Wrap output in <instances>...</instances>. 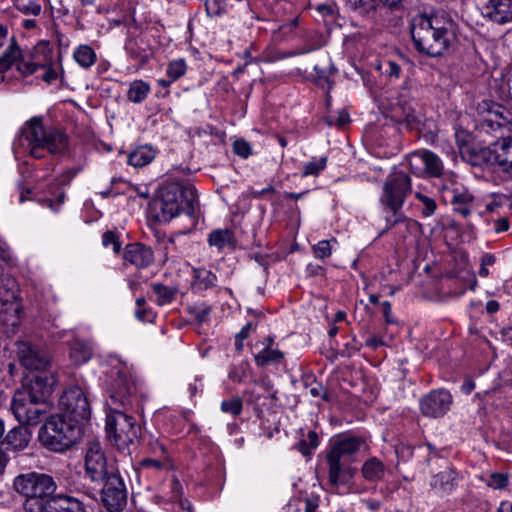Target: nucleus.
Returning a JSON list of instances; mask_svg holds the SVG:
<instances>
[{"mask_svg":"<svg viewBox=\"0 0 512 512\" xmlns=\"http://www.w3.org/2000/svg\"><path fill=\"white\" fill-rule=\"evenodd\" d=\"M404 122L406 123V126L410 129H415L420 124L419 118L412 112L405 114Z\"/></svg>","mask_w":512,"mask_h":512,"instance_id":"obj_64","label":"nucleus"},{"mask_svg":"<svg viewBox=\"0 0 512 512\" xmlns=\"http://www.w3.org/2000/svg\"><path fill=\"white\" fill-rule=\"evenodd\" d=\"M410 193L411 180L404 172L395 173L385 181L380 203L393 213V218H386V230L406 220L405 215L400 213V210Z\"/></svg>","mask_w":512,"mask_h":512,"instance_id":"obj_8","label":"nucleus"},{"mask_svg":"<svg viewBox=\"0 0 512 512\" xmlns=\"http://www.w3.org/2000/svg\"><path fill=\"white\" fill-rule=\"evenodd\" d=\"M210 313H211V307H209V306L194 309L195 319L199 323L205 322L208 319Z\"/></svg>","mask_w":512,"mask_h":512,"instance_id":"obj_62","label":"nucleus"},{"mask_svg":"<svg viewBox=\"0 0 512 512\" xmlns=\"http://www.w3.org/2000/svg\"><path fill=\"white\" fill-rule=\"evenodd\" d=\"M226 3L224 0H206L205 10L210 17L220 16L225 12Z\"/></svg>","mask_w":512,"mask_h":512,"instance_id":"obj_49","label":"nucleus"},{"mask_svg":"<svg viewBox=\"0 0 512 512\" xmlns=\"http://www.w3.org/2000/svg\"><path fill=\"white\" fill-rule=\"evenodd\" d=\"M11 409L19 423L34 426L46 418L47 402L33 401L25 397V393H15Z\"/></svg>","mask_w":512,"mask_h":512,"instance_id":"obj_12","label":"nucleus"},{"mask_svg":"<svg viewBox=\"0 0 512 512\" xmlns=\"http://www.w3.org/2000/svg\"><path fill=\"white\" fill-rule=\"evenodd\" d=\"M509 479L507 474L493 473L490 476L488 486L494 489H503L508 485Z\"/></svg>","mask_w":512,"mask_h":512,"instance_id":"obj_54","label":"nucleus"},{"mask_svg":"<svg viewBox=\"0 0 512 512\" xmlns=\"http://www.w3.org/2000/svg\"><path fill=\"white\" fill-rule=\"evenodd\" d=\"M364 445L365 439L361 436L350 433L340 434L331 440L330 450L327 454L354 463L357 453Z\"/></svg>","mask_w":512,"mask_h":512,"instance_id":"obj_15","label":"nucleus"},{"mask_svg":"<svg viewBox=\"0 0 512 512\" xmlns=\"http://www.w3.org/2000/svg\"><path fill=\"white\" fill-rule=\"evenodd\" d=\"M401 66L394 62V61H387L386 62V69L385 73L388 75V77L398 79L400 77L401 73Z\"/></svg>","mask_w":512,"mask_h":512,"instance_id":"obj_56","label":"nucleus"},{"mask_svg":"<svg viewBox=\"0 0 512 512\" xmlns=\"http://www.w3.org/2000/svg\"><path fill=\"white\" fill-rule=\"evenodd\" d=\"M284 358V353L270 346H265L258 354L255 355V362L258 366H267L269 364L280 363Z\"/></svg>","mask_w":512,"mask_h":512,"instance_id":"obj_35","label":"nucleus"},{"mask_svg":"<svg viewBox=\"0 0 512 512\" xmlns=\"http://www.w3.org/2000/svg\"><path fill=\"white\" fill-rule=\"evenodd\" d=\"M75 61L83 68L91 67L97 59L95 51L89 45H80L74 51Z\"/></svg>","mask_w":512,"mask_h":512,"instance_id":"obj_38","label":"nucleus"},{"mask_svg":"<svg viewBox=\"0 0 512 512\" xmlns=\"http://www.w3.org/2000/svg\"><path fill=\"white\" fill-rule=\"evenodd\" d=\"M12 261L10 250L4 245L0 244V274L4 266L9 265Z\"/></svg>","mask_w":512,"mask_h":512,"instance_id":"obj_59","label":"nucleus"},{"mask_svg":"<svg viewBox=\"0 0 512 512\" xmlns=\"http://www.w3.org/2000/svg\"><path fill=\"white\" fill-rule=\"evenodd\" d=\"M192 288L196 291H205L216 285L217 276L206 269H194Z\"/></svg>","mask_w":512,"mask_h":512,"instance_id":"obj_33","label":"nucleus"},{"mask_svg":"<svg viewBox=\"0 0 512 512\" xmlns=\"http://www.w3.org/2000/svg\"><path fill=\"white\" fill-rule=\"evenodd\" d=\"M505 138L500 135L496 141L490 143L487 147L474 145L469 150L465 149L461 158L472 166L498 165L502 169L503 156L500 154L504 150Z\"/></svg>","mask_w":512,"mask_h":512,"instance_id":"obj_13","label":"nucleus"},{"mask_svg":"<svg viewBox=\"0 0 512 512\" xmlns=\"http://www.w3.org/2000/svg\"><path fill=\"white\" fill-rule=\"evenodd\" d=\"M301 502L304 504V512H316L319 507L320 498L317 495H310L301 500Z\"/></svg>","mask_w":512,"mask_h":512,"instance_id":"obj_55","label":"nucleus"},{"mask_svg":"<svg viewBox=\"0 0 512 512\" xmlns=\"http://www.w3.org/2000/svg\"><path fill=\"white\" fill-rule=\"evenodd\" d=\"M155 158V150L150 145L137 147L128 156V163L134 167H144Z\"/></svg>","mask_w":512,"mask_h":512,"instance_id":"obj_30","label":"nucleus"},{"mask_svg":"<svg viewBox=\"0 0 512 512\" xmlns=\"http://www.w3.org/2000/svg\"><path fill=\"white\" fill-rule=\"evenodd\" d=\"M124 260L138 268L148 267L154 260L153 251L142 243H131L125 247Z\"/></svg>","mask_w":512,"mask_h":512,"instance_id":"obj_21","label":"nucleus"},{"mask_svg":"<svg viewBox=\"0 0 512 512\" xmlns=\"http://www.w3.org/2000/svg\"><path fill=\"white\" fill-rule=\"evenodd\" d=\"M455 479L456 471L447 465L442 471L433 475L430 485L434 489L450 492L456 486Z\"/></svg>","mask_w":512,"mask_h":512,"instance_id":"obj_25","label":"nucleus"},{"mask_svg":"<svg viewBox=\"0 0 512 512\" xmlns=\"http://www.w3.org/2000/svg\"><path fill=\"white\" fill-rule=\"evenodd\" d=\"M328 464V479L332 486L348 485L354 478L356 468L353 463L339 459L332 455H326Z\"/></svg>","mask_w":512,"mask_h":512,"instance_id":"obj_17","label":"nucleus"},{"mask_svg":"<svg viewBox=\"0 0 512 512\" xmlns=\"http://www.w3.org/2000/svg\"><path fill=\"white\" fill-rule=\"evenodd\" d=\"M454 22L443 16L430 15L415 18L411 37L415 49L429 57H439L455 39Z\"/></svg>","mask_w":512,"mask_h":512,"instance_id":"obj_3","label":"nucleus"},{"mask_svg":"<svg viewBox=\"0 0 512 512\" xmlns=\"http://www.w3.org/2000/svg\"><path fill=\"white\" fill-rule=\"evenodd\" d=\"M32 432L24 424L19 423L18 426L10 429L5 435L3 434L0 446L6 450L23 451L30 443Z\"/></svg>","mask_w":512,"mask_h":512,"instance_id":"obj_20","label":"nucleus"},{"mask_svg":"<svg viewBox=\"0 0 512 512\" xmlns=\"http://www.w3.org/2000/svg\"><path fill=\"white\" fill-rule=\"evenodd\" d=\"M481 13L484 18L496 24L512 22V0H488Z\"/></svg>","mask_w":512,"mask_h":512,"instance_id":"obj_19","label":"nucleus"},{"mask_svg":"<svg viewBox=\"0 0 512 512\" xmlns=\"http://www.w3.org/2000/svg\"><path fill=\"white\" fill-rule=\"evenodd\" d=\"M28 55L30 59L36 61L41 68L53 64V50L49 41H39Z\"/></svg>","mask_w":512,"mask_h":512,"instance_id":"obj_26","label":"nucleus"},{"mask_svg":"<svg viewBox=\"0 0 512 512\" xmlns=\"http://www.w3.org/2000/svg\"><path fill=\"white\" fill-rule=\"evenodd\" d=\"M150 93V85L143 80H135L130 84L127 99L133 103L143 102Z\"/></svg>","mask_w":512,"mask_h":512,"instance_id":"obj_36","label":"nucleus"},{"mask_svg":"<svg viewBox=\"0 0 512 512\" xmlns=\"http://www.w3.org/2000/svg\"><path fill=\"white\" fill-rule=\"evenodd\" d=\"M125 50L139 66H144L149 60L145 49L140 45L136 38H129L126 41Z\"/></svg>","mask_w":512,"mask_h":512,"instance_id":"obj_37","label":"nucleus"},{"mask_svg":"<svg viewBox=\"0 0 512 512\" xmlns=\"http://www.w3.org/2000/svg\"><path fill=\"white\" fill-rule=\"evenodd\" d=\"M186 69L187 66L184 59L171 61L167 67V76L168 78H171L172 80L176 81L186 73Z\"/></svg>","mask_w":512,"mask_h":512,"instance_id":"obj_45","label":"nucleus"},{"mask_svg":"<svg viewBox=\"0 0 512 512\" xmlns=\"http://www.w3.org/2000/svg\"><path fill=\"white\" fill-rule=\"evenodd\" d=\"M478 133H492L512 124V112L500 103L484 99L477 104Z\"/></svg>","mask_w":512,"mask_h":512,"instance_id":"obj_10","label":"nucleus"},{"mask_svg":"<svg viewBox=\"0 0 512 512\" xmlns=\"http://www.w3.org/2000/svg\"><path fill=\"white\" fill-rule=\"evenodd\" d=\"M304 386L309 388V393L313 397H321L324 401H330V395L327 392H323V385L318 383L313 376H306L303 379Z\"/></svg>","mask_w":512,"mask_h":512,"instance_id":"obj_41","label":"nucleus"},{"mask_svg":"<svg viewBox=\"0 0 512 512\" xmlns=\"http://www.w3.org/2000/svg\"><path fill=\"white\" fill-rule=\"evenodd\" d=\"M151 286L160 306L171 303L178 292L176 287H168L162 283H152Z\"/></svg>","mask_w":512,"mask_h":512,"instance_id":"obj_39","label":"nucleus"},{"mask_svg":"<svg viewBox=\"0 0 512 512\" xmlns=\"http://www.w3.org/2000/svg\"><path fill=\"white\" fill-rule=\"evenodd\" d=\"M452 404V394L447 389L439 388L423 395L419 401V408L425 417L441 418L448 413Z\"/></svg>","mask_w":512,"mask_h":512,"instance_id":"obj_14","label":"nucleus"},{"mask_svg":"<svg viewBox=\"0 0 512 512\" xmlns=\"http://www.w3.org/2000/svg\"><path fill=\"white\" fill-rule=\"evenodd\" d=\"M18 358L29 373L47 371L50 365V356L48 352L37 345L29 342L18 343Z\"/></svg>","mask_w":512,"mask_h":512,"instance_id":"obj_16","label":"nucleus"},{"mask_svg":"<svg viewBox=\"0 0 512 512\" xmlns=\"http://www.w3.org/2000/svg\"><path fill=\"white\" fill-rule=\"evenodd\" d=\"M2 57H5V60H7L10 67H12V65L16 63L20 58H23V52L20 49V46L18 45L15 37L11 38L10 45L2 54Z\"/></svg>","mask_w":512,"mask_h":512,"instance_id":"obj_43","label":"nucleus"},{"mask_svg":"<svg viewBox=\"0 0 512 512\" xmlns=\"http://www.w3.org/2000/svg\"><path fill=\"white\" fill-rule=\"evenodd\" d=\"M415 196L424 205V208L422 210V215L424 217H429L435 213L437 209V204L433 198H430L420 192H417Z\"/></svg>","mask_w":512,"mask_h":512,"instance_id":"obj_50","label":"nucleus"},{"mask_svg":"<svg viewBox=\"0 0 512 512\" xmlns=\"http://www.w3.org/2000/svg\"><path fill=\"white\" fill-rule=\"evenodd\" d=\"M245 377V370L242 366H233L231 367L228 378L233 382H241Z\"/></svg>","mask_w":512,"mask_h":512,"instance_id":"obj_61","label":"nucleus"},{"mask_svg":"<svg viewBox=\"0 0 512 512\" xmlns=\"http://www.w3.org/2000/svg\"><path fill=\"white\" fill-rule=\"evenodd\" d=\"M503 156L502 171L512 176V137L505 138L504 150L501 151Z\"/></svg>","mask_w":512,"mask_h":512,"instance_id":"obj_47","label":"nucleus"},{"mask_svg":"<svg viewBox=\"0 0 512 512\" xmlns=\"http://www.w3.org/2000/svg\"><path fill=\"white\" fill-rule=\"evenodd\" d=\"M22 141L27 142V146H46L47 151L53 156H63L69 149V137L67 134L56 127H45L43 117L35 116L25 122L21 129Z\"/></svg>","mask_w":512,"mask_h":512,"instance_id":"obj_7","label":"nucleus"},{"mask_svg":"<svg viewBox=\"0 0 512 512\" xmlns=\"http://www.w3.org/2000/svg\"><path fill=\"white\" fill-rule=\"evenodd\" d=\"M424 177L438 178L443 174L442 160L432 151L424 149Z\"/></svg>","mask_w":512,"mask_h":512,"instance_id":"obj_31","label":"nucleus"},{"mask_svg":"<svg viewBox=\"0 0 512 512\" xmlns=\"http://www.w3.org/2000/svg\"><path fill=\"white\" fill-rule=\"evenodd\" d=\"M102 244L105 247L112 245L113 251L115 253H119L121 250V242L119 240V236L115 231L112 230H107L106 232L103 233Z\"/></svg>","mask_w":512,"mask_h":512,"instance_id":"obj_51","label":"nucleus"},{"mask_svg":"<svg viewBox=\"0 0 512 512\" xmlns=\"http://www.w3.org/2000/svg\"><path fill=\"white\" fill-rule=\"evenodd\" d=\"M41 5L36 2L30 1L28 4H23L19 6V10L24 14H32L34 16H37L41 12Z\"/></svg>","mask_w":512,"mask_h":512,"instance_id":"obj_57","label":"nucleus"},{"mask_svg":"<svg viewBox=\"0 0 512 512\" xmlns=\"http://www.w3.org/2000/svg\"><path fill=\"white\" fill-rule=\"evenodd\" d=\"M207 241L210 246H215L219 250L226 246H231L234 248L236 245L233 231L227 228L213 230L208 235Z\"/></svg>","mask_w":512,"mask_h":512,"instance_id":"obj_32","label":"nucleus"},{"mask_svg":"<svg viewBox=\"0 0 512 512\" xmlns=\"http://www.w3.org/2000/svg\"><path fill=\"white\" fill-rule=\"evenodd\" d=\"M346 6L358 15L375 19L380 4L376 0H346Z\"/></svg>","mask_w":512,"mask_h":512,"instance_id":"obj_28","label":"nucleus"},{"mask_svg":"<svg viewBox=\"0 0 512 512\" xmlns=\"http://www.w3.org/2000/svg\"><path fill=\"white\" fill-rule=\"evenodd\" d=\"M58 485L54 478L46 473L28 472L17 475L13 480V489L25 497V512H46L54 498Z\"/></svg>","mask_w":512,"mask_h":512,"instance_id":"obj_4","label":"nucleus"},{"mask_svg":"<svg viewBox=\"0 0 512 512\" xmlns=\"http://www.w3.org/2000/svg\"><path fill=\"white\" fill-rule=\"evenodd\" d=\"M316 258L325 259L331 255V246L328 240H322L312 247Z\"/></svg>","mask_w":512,"mask_h":512,"instance_id":"obj_53","label":"nucleus"},{"mask_svg":"<svg viewBox=\"0 0 512 512\" xmlns=\"http://www.w3.org/2000/svg\"><path fill=\"white\" fill-rule=\"evenodd\" d=\"M362 474L368 481H378L384 475V465L379 459L370 458L363 464Z\"/></svg>","mask_w":512,"mask_h":512,"instance_id":"obj_34","label":"nucleus"},{"mask_svg":"<svg viewBox=\"0 0 512 512\" xmlns=\"http://www.w3.org/2000/svg\"><path fill=\"white\" fill-rule=\"evenodd\" d=\"M408 161L410 171L418 177H424V150L412 152Z\"/></svg>","mask_w":512,"mask_h":512,"instance_id":"obj_40","label":"nucleus"},{"mask_svg":"<svg viewBox=\"0 0 512 512\" xmlns=\"http://www.w3.org/2000/svg\"><path fill=\"white\" fill-rule=\"evenodd\" d=\"M233 152L241 158H248L252 154V148L249 142L244 139H237L233 143Z\"/></svg>","mask_w":512,"mask_h":512,"instance_id":"obj_52","label":"nucleus"},{"mask_svg":"<svg viewBox=\"0 0 512 512\" xmlns=\"http://www.w3.org/2000/svg\"><path fill=\"white\" fill-rule=\"evenodd\" d=\"M44 193L45 196H37L35 199L39 203L50 208L52 211H58L59 207L65 201L66 194L64 189L54 181L46 186V190L44 191Z\"/></svg>","mask_w":512,"mask_h":512,"instance_id":"obj_23","label":"nucleus"},{"mask_svg":"<svg viewBox=\"0 0 512 512\" xmlns=\"http://www.w3.org/2000/svg\"><path fill=\"white\" fill-rule=\"evenodd\" d=\"M135 316L140 321H149V322H151L155 318V314L152 311V309L145 308V307L138 308L135 311Z\"/></svg>","mask_w":512,"mask_h":512,"instance_id":"obj_58","label":"nucleus"},{"mask_svg":"<svg viewBox=\"0 0 512 512\" xmlns=\"http://www.w3.org/2000/svg\"><path fill=\"white\" fill-rule=\"evenodd\" d=\"M93 355L92 344L88 341L75 339L70 345V357L72 361L81 365L91 359Z\"/></svg>","mask_w":512,"mask_h":512,"instance_id":"obj_27","label":"nucleus"},{"mask_svg":"<svg viewBox=\"0 0 512 512\" xmlns=\"http://www.w3.org/2000/svg\"><path fill=\"white\" fill-rule=\"evenodd\" d=\"M85 476L101 484L100 500L107 512H122L128 499L124 478L119 472L116 460L108 458L100 442L90 441L84 458Z\"/></svg>","mask_w":512,"mask_h":512,"instance_id":"obj_2","label":"nucleus"},{"mask_svg":"<svg viewBox=\"0 0 512 512\" xmlns=\"http://www.w3.org/2000/svg\"><path fill=\"white\" fill-rule=\"evenodd\" d=\"M77 170L70 169L61 174V176L55 180L56 183L63 188V186L69 185L72 179L76 176Z\"/></svg>","mask_w":512,"mask_h":512,"instance_id":"obj_60","label":"nucleus"},{"mask_svg":"<svg viewBox=\"0 0 512 512\" xmlns=\"http://www.w3.org/2000/svg\"><path fill=\"white\" fill-rule=\"evenodd\" d=\"M510 228V222L507 217H500L495 221L494 231L496 233H502L508 231Z\"/></svg>","mask_w":512,"mask_h":512,"instance_id":"obj_63","label":"nucleus"},{"mask_svg":"<svg viewBox=\"0 0 512 512\" xmlns=\"http://www.w3.org/2000/svg\"><path fill=\"white\" fill-rule=\"evenodd\" d=\"M7 285H11V287L3 290L0 288V301L2 302L0 312H12L10 318H4V321L11 326H17L20 323L21 305L17 301V290L14 289L15 281L8 279Z\"/></svg>","mask_w":512,"mask_h":512,"instance_id":"obj_18","label":"nucleus"},{"mask_svg":"<svg viewBox=\"0 0 512 512\" xmlns=\"http://www.w3.org/2000/svg\"><path fill=\"white\" fill-rule=\"evenodd\" d=\"M46 512H87V505L74 496L56 493Z\"/></svg>","mask_w":512,"mask_h":512,"instance_id":"obj_22","label":"nucleus"},{"mask_svg":"<svg viewBox=\"0 0 512 512\" xmlns=\"http://www.w3.org/2000/svg\"><path fill=\"white\" fill-rule=\"evenodd\" d=\"M196 190L178 182L164 183L158 191L151 207L156 211L155 218L167 223L181 212L188 216L195 214Z\"/></svg>","mask_w":512,"mask_h":512,"instance_id":"obj_5","label":"nucleus"},{"mask_svg":"<svg viewBox=\"0 0 512 512\" xmlns=\"http://www.w3.org/2000/svg\"><path fill=\"white\" fill-rule=\"evenodd\" d=\"M243 409V401L240 397H234L229 400H223L221 403V410L224 413H230L233 416L241 414Z\"/></svg>","mask_w":512,"mask_h":512,"instance_id":"obj_46","label":"nucleus"},{"mask_svg":"<svg viewBox=\"0 0 512 512\" xmlns=\"http://www.w3.org/2000/svg\"><path fill=\"white\" fill-rule=\"evenodd\" d=\"M17 62V70L24 76L34 74L38 69H42L38 66L37 62L30 59L28 54H23V58H20Z\"/></svg>","mask_w":512,"mask_h":512,"instance_id":"obj_44","label":"nucleus"},{"mask_svg":"<svg viewBox=\"0 0 512 512\" xmlns=\"http://www.w3.org/2000/svg\"><path fill=\"white\" fill-rule=\"evenodd\" d=\"M455 140L459 149L460 155L463 154L465 149L472 148L475 144L473 143V136L470 132L463 128H459L455 132Z\"/></svg>","mask_w":512,"mask_h":512,"instance_id":"obj_42","label":"nucleus"},{"mask_svg":"<svg viewBox=\"0 0 512 512\" xmlns=\"http://www.w3.org/2000/svg\"><path fill=\"white\" fill-rule=\"evenodd\" d=\"M134 390V384L125 372L119 370L111 377L105 430L109 441L121 451L134 444L141 434L136 419L127 413Z\"/></svg>","mask_w":512,"mask_h":512,"instance_id":"obj_1","label":"nucleus"},{"mask_svg":"<svg viewBox=\"0 0 512 512\" xmlns=\"http://www.w3.org/2000/svg\"><path fill=\"white\" fill-rule=\"evenodd\" d=\"M473 201L474 196L468 191H458V189L453 191V196L451 199L453 209L456 213L460 214L464 218L471 214V206Z\"/></svg>","mask_w":512,"mask_h":512,"instance_id":"obj_29","label":"nucleus"},{"mask_svg":"<svg viewBox=\"0 0 512 512\" xmlns=\"http://www.w3.org/2000/svg\"><path fill=\"white\" fill-rule=\"evenodd\" d=\"M84 429L59 414L51 415L38 431V440L45 449L63 453L82 438Z\"/></svg>","mask_w":512,"mask_h":512,"instance_id":"obj_6","label":"nucleus"},{"mask_svg":"<svg viewBox=\"0 0 512 512\" xmlns=\"http://www.w3.org/2000/svg\"><path fill=\"white\" fill-rule=\"evenodd\" d=\"M314 71L316 73L315 83L318 86L324 87L327 85L328 93H330L334 81L331 80V76L337 72V68L332 63L331 59L328 56H324L321 63L314 66Z\"/></svg>","mask_w":512,"mask_h":512,"instance_id":"obj_24","label":"nucleus"},{"mask_svg":"<svg viewBox=\"0 0 512 512\" xmlns=\"http://www.w3.org/2000/svg\"><path fill=\"white\" fill-rule=\"evenodd\" d=\"M59 409V415L75 424H80L83 429L84 424L90 420V403L83 390L77 385L70 386L63 392L59 399Z\"/></svg>","mask_w":512,"mask_h":512,"instance_id":"obj_9","label":"nucleus"},{"mask_svg":"<svg viewBox=\"0 0 512 512\" xmlns=\"http://www.w3.org/2000/svg\"><path fill=\"white\" fill-rule=\"evenodd\" d=\"M57 383V377L49 371L28 373L23 379L22 390L16 393H25V397L33 401L48 402Z\"/></svg>","mask_w":512,"mask_h":512,"instance_id":"obj_11","label":"nucleus"},{"mask_svg":"<svg viewBox=\"0 0 512 512\" xmlns=\"http://www.w3.org/2000/svg\"><path fill=\"white\" fill-rule=\"evenodd\" d=\"M327 163L326 157H321L319 161H311L304 165L302 171V177L309 175L317 176L322 170L325 169Z\"/></svg>","mask_w":512,"mask_h":512,"instance_id":"obj_48","label":"nucleus"}]
</instances>
